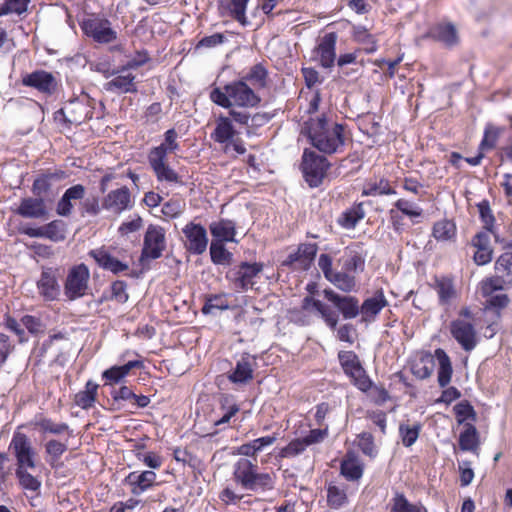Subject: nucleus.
Masks as SVG:
<instances>
[{"instance_id":"f257e3e1","label":"nucleus","mask_w":512,"mask_h":512,"mask_svg":"<svg viewBox=\"0 0 512 512\" xmlns=\"http://www.w3.org/2000/svg\"><path fill=\"white\" fill-rule=\"evenodd\" d=\"M366 256L362 244L354 243L345 247L343 255L338 259L341 270L333 269V258L327 253L319 255L318 267L327 281L342 292L350 293L356 289L357 274L365 270Z\"/></svg>"},{"instance_id":"f03ea898","label":"nucleus","mask_w":512,"mask_h":512,"mask_svg":"<svg viewBox=\"0 0 512 512\" xmlns=\"http://www.w3.org/2000/svg\"><path fill=\"white\" fill-rule=\"evenodd\" d=\"M347 126L328 119L325 115L306 122L307 137L319 152L332 155L343 150Z\"/></svg>"},{"instance_id":"7ed1b4c3","label":"nucleus","mask_w":512,"mask_h":512,"mask_svg":"<svg viewBox=\"0 0 512 512\" xmlns=\"http://www.w3.org/2000/svg\"><path fill=\"white\" fill-rule=\"evenodd\" d=\"M178 134L174 128L164 133V142L149 150L147 159L158 182L182 185V177L168 163V153L179 149Z\"/></svg>"},{"instance_id":"20e7f679","label":"nucleus","mask_w":512,"mask_h":512,"mask_svg":"<svg viewBox=\"0 0 512 512\" xmlns=\"http://www.w3.org/2000/svg\"><path fill=\"white\" fill-rule=\"evenodd\" d=\"M210 100L222 108H255L261 97L250 87L246 80H234L223 88L215 87L210 92Z\"/></svg>"},{"instance_id":"39448f33","label":"nucleus","mask_w":512,"mask_h":512,"mask_svg":"<svg viewBox=\"0 0 512 512\" xmlns=\"http://www.w3.org/2000/svg\"><path fill=\"white\" fill-rule=\"evenodd\" d=\"M233 480L244 490L264 493L274 489L276 477L274 473L260 472L251 460L240 458L233 466Z\"/></svg>"},{"instance_id":"423d86ee","label":"nucleus","mask_w":512,"mask_h":512,"mask_svg":"<svg viewBox=\"0 0 512 512\" xmlns=\"http://www.w3.org/2000/svg\"><path fill=\"white\" fill-rule=\"evenodd\" d=\"M316 311L320 314L326 325L331 329H336L339 321V315L330 306L313 298L305 296L299 308H295L290 312L291 320L298 325H310L313 322L312 313Z\"/></svg>"},{"instance_id":"0eeeda50","label":"nucleus","mask_w":512,"mask_h":512,"mask_svg":"<svg viewBox=\"0 0 512 512\" xmlns=\"http://www.w3.org/2000/svg\"><path fill=\"white\" fill-rule=\"evenodd\" d=\"M495 275L484 278L479 284L483 297L490 296L496 291L512 288V252L502 253L494 264Z\"/></svg>"},{"instance_id":"6e6552de","label":"nucleus","mask_w":512,"mask_h":512,"mask_svg":"<svg viewBox=\"0 0 512 512\" xmlns=\"http://www.w3.org/2000/svg\"><path fill=\"white\" fill-rule=\"evenodd\" d=\"M211 140L224 146L223 151L228 154L231 150L238 155L246 152L244 141L239 137V132L231 122V118L220 114L215 119V127L210 134Z\"/></svg>"},{"instance_id":"1a4fd4ad","label":"nucleus","mask_w":512,"mask_h":512,"mask_svg":"<svg viewBox=\"0 0 512 512\" xmlns=\"http://www.w3.org/2000/svg\"><path fill=\"white\" fill-rule=\"evenodd\" d=\"M422 217V207L406 198H398L388 211L389 223L396 234H402L407 229L405 218L414 225L418 224Z\"/></svg>"},{"instance_id":"9d476101","label":"nucleus","mask_w":512,"mask_h":512,"mask_svg":"<svg viewBox=\"0 0 512 512\" xmlns=\"http://www.w3.org/2000/svg\"><path fill=\"white\" fill-rule=\"evenodd\" d=\"M331 163L315 151L305 149L302 154L301 171L303 178L311 188L319 187L325 179Z\"/></svg>"},{"instance_id":"9b49d317","label":"nucleus","mask_w":512,"mask_h":512,"mask_svg":"<svg viewBox=\"0 0 512 512\" xmlns=\"http://www.w3.org/2000/svg\"><path fill=\"white\" fill-rule=\"evenodd\" d=\"M90 270L84 263L72 265L63 283V293L68 301H75L88 294Z\"/></svg>"},{"instance_id":"f8f14e48","label":"nucleus","mask_w":512,"mask_h":512,"mask_svg":"<svg viewBox=\"0 0 512 512\" xmlns=\"http://www.w3.org/2000/svg\"><path fill=\"white\" fill-rule=\"evenodd\" d=\"M148 59V57H145V59L141 61L131 60L126 66L115 70V74L111 76L112 79L104 84V89L107 92L116 94L137 93L138 87L135 81L136 76L130 71V69L144 64Z\"/></svg>"},{"instance_id":"ddd939ff","label":"nucleus","mask_w":512,"mask_h":512,"mask_svg":"<svg viewBox=\"0 0 512 512\" xmlns=\"http://www.w3.org/2000/svg\"><path fill=\"white\" fill-rule=\"evenodd\" d=\"M21 84L36 90L44 96L50 97L57 92L59 80L52 72L37 69L22 75Z\"/></svg>"},{"instance_id":"4468645a","label":"nucleus","mask_w":512,"mask_h":512,"mask_svg":"<svg viewBox=\"0 0 512 512\" xmlns=\"http://www.w3.org/2000/svg\"><path fill=\"white\" fill-rule=\"evenodd\" d=\"M9 450L15 456L16 467L28 466L31 470L36 468L37 452L26 434L15 431L9 444Z\"/></svg>"},{"instance_id":"2eb2a0df","label":"nucleus","mask_w":512,"mask_h":512,"mask_svg":"<svg viewBox=\"0 0 512 512\" xmlns=\"http://www.w3.org/2000/svg\"><path fill=\"white\" fill-rule=\"evenodd\" d=\"M92 116L91 108L79 99H74L65 104V106L54 113V120L62 122L66 127L72 125L78 126L90 119Z\"/></svg>"},{"instance_id":"dca6fc26","label":"nucleus","mask_w":512,"mask_h":512,"mask_svg":"<svg viewBox=\"0 0 512 512\" xmlns=\"http://www.w3.org/2000/svg\"><path fill=\"white\" fill-rule=\"evenodd\" d=\"M83 33L97 43L108 44L116 40L117 33L106 18L91 16L80 23Z\"/></svg>"},{"instance_id":"f3484780","label":"nucleus","mask_w":512,"mask_h":512,"mask_svg":"<svg viewBox=\"0 0 512 512\" xmlns=\"http://www.w3.org/2000/svg\"><path fill=\"white\" fill-rule=\"evenodd\" d=\"M338 358L344 373L359 390L366 392L372 387V381L357 354H338Z\"/></svg>"},{"instance_id":"a211bd4d","label":"nucleus","mask_w":512,"mask_h":512,"mask_svg":"<svg viewBox=\"0 0 512 512\" xmlns=\"http://www.w3.org/2000/svg\"><path fill=\"white\" fill-rule=\"evenodd\" d=\"M68 177L66 171L58 168H48L41 170L34 178L31 192L36 197H41L46 201L54 196L53 184L60 182Z\"/></svg>"},{"instance_id":"6ab92c4d","label":"nucleus","mask_w":512,"mask_h":512,"mask_svg":"<svg viewBox=\"0 0 512 512\" xmlns=\"http://www.w3.org/2000/svg\"><path fill=\"white\" fill-rule=\"evenodd\" d=\"M264 268L261 262H241L226 274V279L232 282L235 288L246 291L254 285V278L257 277Z\"/></svg>"},{"instance_id":"aec40b11","label":"nucleus","mask_w":512,"mask_h":512,"mask_svg":"<svg viewBox=\"0 0 512 512\" xmlns=\"http://www.w3.org/2000/svg\"><path fill=\"white\" fill-rule=\"evenodd\" d=\"M165 248V230L157 225H149L144 235L140 262L160 258Z\"/></svg>"},{"instance_id":"412c9836","label":"nucleus","mask_w":512,"mask_h":512,"mask_svg":"<svg viewBox=\"0 0 512 512\" xmlns=\"http://www.w3.org/2000/svg\"><path fill=\"white\" fill-rule=\"evenodd\" d=\"M184 247L193 255L203 254L208 246V236L206 228L193 221L188 222L183 228Z\"/></svg>"},{"instance_id":"4be33fe9","label":"nucleus","mask_w":512,"mask_h":512,"mask_svg":"<svg viewBox=\"0 0 512 512\" xmlns=\"http://www.w3.org/2000/svg\"><path fill=\"white\" fill-rule=\"evenodd\" d=\"M318 249L317 243H300L297 250L290 253L282 265L295 270L308 271L314 263Z\"/></svg>"},{"instance_id":"5701e85b","label":"nucleus","mask_w":512,"mask_h":512,"mask_svg":"<svg viewBox=\"0 0 512 512\" xmlns=\"http://www.w3.org/2000/svg\"><path fill=\"white\" fill-rule=\"evenodd\" d=\"M133 205L131 191L127 186L109 191L102 199L103 209L114 215L132 209Z\"/></svg>"},{"instance_id":"b1692460","label":"nucleus","mask_w":512,"mask_h":512,"mask_svg":"<svg viewBox=\"0 0 512 512\" xmlns=\"http://www.w3.org/2000/svg\"><path fill=\"white\" fill-rule=\"evenodd\" d=\"M491 233L493 231L480 230L468 243L474 249L472 258L477 266H484L492 261L494 250L491 245Z\"/></svg>"},{"instance_id":"393cba45","label":"nucleus","mask_w":512,"mask_h":512,"mask_svg":"<svg viewBox=\"0 0 512 512\" xmlns=\"http://www.w3.org/2000/svg\"><path fill=\"white\" fill-rule=\"evenodd\" d=\"M39 295L45 301L58 300L60 296V284L58 281V269L53 267H43L40 277L36 282Z\"/></svg>"},{"instance_id":"a878e982","label":"nucleus","mask_w":512,"mask_h":512,"mask_svg":"<svg viewBox=\"0 0 512 512\" xmlns=\"http://www.w3.org/2000/svg\"><path fill=\"white\" fill-rule=\"evenodd\" d=\"M19 232L32 238H47L53 242H59L65 239L66 224L62 220H53L36 228L21 227Z\"/></svg>"},{"instance_id":"bb28decb","label":"nucleus","mask_w":512,"mask_h":512,"mask_svg":"<svg viewBox=\"0 0 512 512\" xmlns=\"http://www.w3.org/2000/svg\"><path fill=\"white\" fill-rule=\"evenodd\" d=\"M323 294L337 308L344 319H353L359 315V300L357 297L340 295L332 289H325Z\"/></svg>"},{"instance_id":"cd10ccee","label":"nucleus","mask_w":512,"mask_h":512,"mask_svg":"<svg viewBox=\"0 0 512 512\" xmlns=\"http://www.w3.org/2000/svg\"><path fill=\"white\" fill-rule=\"evenodd\" d=\"M450 333L465 351H471L476 346V331L472 323L463 319L453 320Z\"/></svg>"},{"instance_id":"c85d7f7f","label":"nucleus","mask_w":512,"mask_h":512,"mask_svg":"<svg viewBox=\"0 0 512 512\" xmlns=\"http://www.w3.org/2000/svg\"><path fill=\"white\" fill-rule=\"evenodd\" d=\"M337 38L336 32L326 33L314 49L320 66L325 69H329L335 64Z\"/></svg>"},{"instance_id":"c756f323","label":"nucleus","mask_w":512,"mask_h":512,"mask_svg":"<svg viewBox=\"0 0 512 512\" xmlns=\"http://www.w3.org/2000/svg\"><path fill=\"white\" fill-rule=\"evenodd\" d=\"M157 475L153 470L132 471L123 480L134 496H139L156 484Z\"/></svg>"},{"instance_id":"7c9ffc66","label":"nucleus","mask_w":512,"mask_h":512,"mask_svg":"<svg viewBox=\"0 0 512 512\" xmlns=\"http://www.w3.org/2000/svg\"><path fill=\"white\" fill-rule=\"evenodd\" d=\"M15 213L23 218L45 219L48 217L46 201L41 197L22 198Z\"/></svg>"},{"instance_id":"2f4dec72","label":"nucleus","mask_w":512,"mask_h":512,"mask_svg":"<svg viewBox=\"0 0 512 512\" xmlns=\"http://www.w3.org/2000/svg\"><path fill=\"white\" fill-rule=\"evenodd\" d=\"M388 305L382 289L375 291L372 297L365 299L359 305V314H361L362 322L370 323L375 321L378 314Z\"/></svg>"},{"instance_id":"473e14b6","label":"nucleus","mask_w":512,"mask_h":512,"mask_svg":"<svg viewBox=\"0 0 512 512\" xmlns=\"http://www.w3.org/2000/svg\"><path fill=\"white\" fill-rule=\"evenodd\" d=\"M88 255L94 259L100 268L113 274L117 275L129 269L127 263H123L115 258L105 247L92 249L88 252Z\"/></svg>"},{"instance_id":"72a5a7b5","label":"nucleus","mask_w":512,"mask_h":512,"mask_svg":"<svg viewBox=\"0 0 512 512\" xmlns=\"http://www.w3.org/2000/svg\"><path fill=\"white\" fill-rule=\"evenodd\" d=\"M86 194V188L82 184L69 187L56 205V213L59 216L68 217L73 211L72 201L82 200Z\"/></svg>"},{"instance_id":"f704fd0d","label":"nucleus","mask_w":512,"mask_h":512,"mask_svg":"<svg viewBox=\"0 0 512 512\" xmlns=\"http://www.w3.org/2000/svg\"><path fill=\"white\" fill-rule=\"evenodd\" d=\"M29 470L31 469L28 466H23L21 468L16 467L15 476L20 488L29 492L31 494V499H38L41 492L42 481L38 476L29 472Z\"/></svg>"},{"instance_id":"c9c22d12","label":"nucleus","mask_w":512,"mask_h":512,"mask_svg":"<svg viewBox=\"0 0 512 512\" xmlns=\"http://www.w3.org/2000/svg\"><path fill=\"white\" fill-rule=\"evenodd\" d=\"M214 242H235L236 223L230 219H220L209 225Z\"/></svg>"},{"instance_id":"e433bc0d","label":"nucleus","mask_w":512,"mask_h":512,"mask_svg":"<svg viewBox=\"0 0 512 512\" xmlns=\"http://www.w3.org/2000/svg\"><path fill=\"white\" fill-rule=\"evenodd\" d=\"M433 288L437 292L439 303L442 305L450 303L457 296L454 279L451 276H436Z\"/></svg>"},{"instance_id":"4c0bfd02","label":"nucleus","mask_w":512,"mask_h":512,"mask_svg":"<svg viewBox=\"0 0 512 512\" xmlns=\"http://www.w3.org/2000/svg\"><path fill=\"white\" fill-rule=\"evenodd\" d=\"M351 35L353 41L360 44L362 46V50L366 54H371L377 51V39L365 26L353 25Z\"/></svg>"},{"instance_id":"58836bf2","label":"nucleus","mask_w":512,"mask_h":512,"mask_svg":"<svg viewBox=\"0 0 512 512\" xmlns=\"http://www.w3.org/2000/svg\"><path fill=\"white\" fill-rule=\"evenodd\" d=\"M363 471V464L353 453L348 452L340 464L341 475L348 481H358L362 477Z\"/></svg>"},{"instance_id":"ea45409f","label":"nucleus","mask_w":512,"mask_h":512,"mask_svg":"<svg viewBox=\"0 0 512 512\" xmlns=\"http://www.w3.org/2000/svg\"><path fill=\"white\" fill-rule=\"evenodd\" d=\"M364 217L363 203H354L352 207L341 213L337 223L344 229H354Z\"/></svg>"},{"instance_id":"a19ab883","label":"nucleus","mask_w":512,"mask_h":512,"mask_svg":"<svg viewBox=\"0 0 512 512\" xmlns=\"http://www.w3.org/2000/svg\"><path fill=\"white\" fill-rule=\"evenodd\" d=\"M227 378L234 384H247L253 379V368L249 358H242Z\"/></svg>"},{"instance_id":"79ce46f5","label":"nucleus","mask_w":512,"mask_h":512,"mask_svg":"<svg viewBox=\"0 0 512 512\" xmlns=\"http://www.w3.org/2000/svg\"><path fill=\"white\" fill-rule=\"evenodd\" d=\"M98 388L97 383L92 380L87 381L85 389L75 394L74 403L84 410L90 409L96 402Z\"/></svg>"},{"instance_id":"37998d69","label":"nucleus","mask_w":512,"mask_h":512,"mask_svg":"<svg viewBox=\"0 0 512 512\" xmlns=\"http://www.w3.org/2000/svg\"><path fill=\"white\" fill-rule=\"evenodd\" d=\"M433 37L435 40L449 47L456 45L459 41L457 30L451 23L438 24L435 26L433 29Z\"/></svg>"},{"instance_id":"c03bdc74","label":"nucleus","mask_w":512,"mask_h":512,"mask_svg":"<svg viewBox=\"0 0 512 512\" xmlns=\"http://www.w3.org/2000/svg\"><path fill=\"white\" fill-rule=\"evenodd\" d=\"M397 192L391 186L390 180L381 177L376 182L368 183L362 190V196H388L395 195Z\"/></svg>"},{"instance_id":"a18cd8bd","label":"nucleus","mask_w":512,"mask_h":512,"mask_svg":"<svg viewBox=\"0 0 512 512\" xmlns=\"http://www.w3.org/2000/svg\"><path fill=\"white\" fill-rule=\"evenodd\" d=\"M456 224L449 219H441L434 223L432 236L437 241H449L456 236Z\"/></svg>"},{"instance_id":"49530a36","label":"nucleus","mask_w":512,"mask_h":512,"mask_svg":"<svg viewBox=\"0 0 512 512\" xmlns=\"http://www.w3.org/2000/svg\"><path fill=\"white\" fill-rule=\"evenodd\" d=\"M249 0H226L223 4L229 15L242 26H248L246 8Z\"/></svg>"},{"instance_id":"de8ad7c7","label":"nucleus","mask_w":512,"mask_h":512,"mask_svg":"<svg viewBox=\"0 0 512 512\" xmlns=\"http://www.w3.org/2000/svg\"><path fill=\"white\" fill-rule=\"evenodd\" d=\"M241 79L246 80L247 84L251 83L256 89H262L267 86L268 71L263 64L257 63Z\"/></svg>"},{"instance_id":"09e8293b","label":"nucleus","mask_w":512,"mask_h":512,"mask_svg":"<svg viewBox=\"0 0 512 512\" xmlns=\"http://www.w3.org/2000/svg\"><path fill=\"white\" fill-rule=\"evenodd\" d=\"M35 426L39 428L43 434L49 433L53 435H62L67 433L69 436L72 435V430L66 423H56L51 418L42 417L35 422Z\"/></svg>"},{"instance_id":"8fccbe9b","label":"nucleus","mask_w":512,"mask_h":512,"mask_svg":"<svg viewBox=\"0 0 512 512\" xmlns=\"http://www.w3.org/2000/svg\"><path fill=\"white\" fill-rule=\"evenodd\" d=\"M390 512H428L421 504H412L403 493H395L391 500Z\"/></svg>"},{"instance_id":"3c124183","label":"nucleus","mask_w":512,"mask_h":512,"mask_svg":"<svg viewBox=\"0 0 512 512\" xmlns=\"http://www.w3.org/2000/svg\"><path fill=\"white\" fill-rule=\"evenodd\" d=\"M433 354H422L419 361L411 365V372L418 379H426L433 372Z\"/></svg>"},{"instance_id":"603ef678","label":"nucleus","mask_w":512,"mask_h":512,"mask_svg":"<svg viewBox=\"0 0 512 512\" xmlns=\"http://www.w3.org/2000/svg\"><path fill=\"white\" fill-rule=\"evenodd\" d=\"M45 452L49 456L48 463L54 468L57 467V463L59 462L61 456L67 451L68 446L65 442H61L56 439H50L44 445Z\"/></svg>"},{"instance_id":"864d4df0","label":"nucleus","mask_w":512,"mask_h":512,"mask_svg":"<svg viewBox=\"0 0 512 512\" xmlns=\"http://www.w3.org/2000/svg\"><path fill=\"white\" fill-rule=\"evenodd\" d=\"M110 395L112 397L111 411L121 410L123 408V402L132 401L135 397L133 390L126 385H122L119 388L112 387Z\"/></svg>"},{"instance_id":"5fc2aeb1","label":"nucleus","mask_w":512,"mask_h":512,"mask_svg":"<svg viewBox=\"0 0 512 512\" xmlns=\"http://www.w3.org/2000/svg\"><path fill=\"white\" fill-rule=\"evenodd\" d=\"M220 409L224 411V414L220 419L215 421V426L228 423L230 419L239 412L240 407L233 401L232 396L223 395L220 399Z\"/></svg>"},{"instance_id":"6e6d98bb","label":"nucleus","mask_w":512,"mask_h":512,"mask_svg":"<svg viewBox=\"0 0 512 512\" xmlns=\"http://www.w3.org/2000/svg\"><path fill=\"white\" fill-rule=\"evenodd\" d=\"M478 445L477 429L472 424H467L459 435V447L462 451H473Z\"/></svg>"},{"instance_id":"4d7b16f0","label":"nucleus","mask_w":512,"mask_h":512,"mask_svg":"<svg viewBox=\"0 0 512 512\" xmlns=\"http://www.w3.org/2000/svg\"><path fill=\"white\" fill-rule=\"evenodd\" d=\"M421 429L422 425L420 423H416L413 426L401 423L399 425V435L401 437L402 444L405 447H411L417 441Z\"/></svg>"},{"instance_id":"13d9d810","label":"nucleus","mask_w":512,"mask_h":512,"mask_svg":"<svg viewBox=\"0 0 512 512\" xmlns=\"http://www.w3.org/2000/svg\"><path fill=\"white\" fill-rule=\"evenodd\" d=\"M225 243L222 242H211L210 245V256L211 261L216 264H230L232 260V253L225 248Z\"/></svg>"},{"instance_id":"bf43d9fd","label":"nucleus","mask_w":512,"mask_h":512,"mask_svg":"<svg viewBox=\"0 0 512 512\" xmlns=\"http://www.w3.org/2000/svg\"><path fill=\"white\" fill-rule=\"evenodd\" d=\"M439 360V370H438V383L439 386L444 388L451 381L452 376V365L448 354H435Z\"/></svg>"},{"instance_id":"052dcab7","label":"nucleus","mask_w":512,"mask_h":512,"mask_svg":"<svg viewBox=\"0 0 512 512\" xmlns=\"http://www.w3.org/2000/svg\"><path fill=\"white\" fill-rule=\"evenodd\" d=\"M347 494L343 488L330 484L327 487V503L331 508L339 509L347 503Z\"/></svg>"},{"instance_id":"680f3d73","label":"nucleus","mask_w":512,"mask_h":512,"mask_svg":"<svg viewBox=\"0 0 512 512\" xmlns=\"http://www.w3.org/2000/svg\"><path fill=\"white\" fill-rule=\"evenodd\" d=\"M479 217L483 223L482 230L493 231L495 227V216L491 210L490 203L487 199L482 200L477 205Z\"/></svg>"},{"instance_id":"e2e57ef3","label":"nucleus","mask_w":512,"mask_h":512,"mask_svg":"<svg viewBox=\"0 0 512 512\" xmlns=\"http://www.w3.org/2000/svg\"><path fill=\"white\" fill-rule=\"evenodd\" d=\"M500 133V128L491 124L487 125L485 127L484 135L480 142L479 149L481 151L494 149L499 139Z\"/></svg>"},{"instance_id":"0e129e2a","label":"nucleus","mask_w":512,"mask_h":512,"mask_svg":"<svg viewBox=\"0 0 512 512\" xmlns=\"http://www.w3.org/2000/svg\"><path fill=\"white\" fill-rule=\"evenodd\" d=\"M30 0H5L0 5V17L8 14L21 15L27 11Z\"/></svg>"},{"instance_id":"69168bd1","label":"nucleus","mask_w":512,"mask_h":512,"mask_svg":"<svg viewBox=\"0 0 512 512\" xmlns=\"http://www.w3.org/2000/svg\"><path fill=\"white\" fill-rule=\"evenodd\" d=\"M229 308V302L225 294L210 295L206 298L202 307L203 314H209L213 310H226Z\"/></svg>"},{"instance_id":"338daca9","label":"nucleus","mask_w":512,"mask_h":512,"mask_svg":"<svg viewBox=\"0 0 512 512\" xmlns=\"http://www.w3.org/2000/svg\"><path fill=\"white\" fill-rule=\"evenodd\" d=\"M453 410L456 415L458 424H463L468 419L472 421L476 420V412L474 407L467 400L457 403Z\"/></svg>"},{"instance_id":"774afa93","label":"nucleus","mask_w":512,"mask_h":512,"mask_svg":"<svg viewBox=\"0 0 512 512\" xmlns=\"http://www.w3.org/2000/svg\"><path fill=\"white\" fill-rule=\"evenodd\" d=\"M127 376L124 371L122 365H114L102 373V378L105 380L104 385H110L114 387V385L121 383L124 378Z\"/></svg>"}]
</instances>
